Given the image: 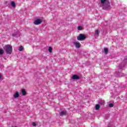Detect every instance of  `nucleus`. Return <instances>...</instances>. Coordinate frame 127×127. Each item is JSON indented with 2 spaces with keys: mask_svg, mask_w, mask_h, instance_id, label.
Returning a JSON list of instances; mask_svg holds the SVG:
<instances>
[{
  "mask_svg": "<svg viewBox=\"0 0 127 127\" xmlns=\"http://www.w3.org/2000/svg\"><path fill=\"white\" fill-rule=\"evenodd\" d=\"M41 22H42V20L37 19L34 22V24L35 25H38L39 24H40V23H41Z\"/></svg>",
  "mask_w": 127,
  "mask_h": 127,
  "instance_id": "3",
  "label": "nucleus"
},
{
  "mask_svg": "<svg viewBox=\"0 0 127 127\" xmlns=\"http://www.w3.org/2000/svg\"><path fill=\"white\" fill-rule=\"evenodd\" d=\"M114 105L113 104H109V107H110V108H113Z\"/></svg>",
  "mask_w": 127,
  "mask_h": 127,
  "instance_id": "18",
  "label": "nucleus"
},
{
  "mask_svg": "<svg viewBox=\"0 0 127 127\" xmlns=\"http://www.w3.org/2000/svg\"><path fill=\"white\" fill-rule=\"evenodd\" d=\"M5 51L7 54H11V52H12V47L9 45L5 46Z\"/></svg>",
  "mask_w": 127,
  "mask_h": 127,
  "instance_id": "1",
  "label": "nucleus"
},
{
  "mask_svg": "<svg viewBox=\"0 0 127 127\" xmlns=\"http://www.w3.org/2000/svg\"><path fill=\"white\" fill-rule=\"evenodd\" d=\"M72 79L73 80H78L79 79V76L77 75H74L72 76Z\"/></svg>",
  "mask_w": 127,
  "mask_h": 127,
  "instance_id": "7",
  "label": "nucleus"
},
{
  "mask_svg": "<svg viewBox=\"0 0 127 127\" xmlns=\"http://www.w3.org/2000/svg\"><path fill=\"white\" fill-rule=\"evenodd\" d=\"M78 30H83V27L82 26H78L77 27Z\"/></svg>",
  "mask_w": 127,
  "mask_h": 127,
  "instance_id": "12",
  "label": "nucleus"
},
{
  "mask_svg": "<svg viewBox=\"0 0 127 127\" xmlns=\"http://www.w3.org/2000/svg\"><path fill=\"white\" fill-rule=\"evenodd\" d=\"M1 78V75H0V79Z\"/></svg>",
  "mask_w": 127,
  "mask_h": 127,
  "instance_id": "21",
  "label": "nucleus"
},
{
  "mask_svg": "<svg viewBox=\"0 0 127 127\" xmlns=\"http://www.w3.org/2000/svg\"><path fill=\"white\" fill-rule=\"evenodd\" d=\"M120 69H122V68H121V67H120Z\"/></svg>",
  "mask_w": 127,
  "mask_h": 127,
  "instance_id": "24",
  "label": "nucleus"
},
{
  "mask_svg": "<svg viewBox=\"0 0 127 127\" xmlns=\"http://www.w3.org/2000/svg\"><path fill=\"white\" fill-rule=\"evenodd\" d=\"M95 110H100V105L97 104L96 105Z\"/></svg>",
  "mask_w": 127,
  "mask_h": 127,
  "instance_id": "10",
  "label": "nucleus"
},
{
  "mask_svg": "<svg viewBox=\"0 0 127 127\" xmlns=\"http://www.w3.org/2000/svg\"><path fill=\"white\" fill-rule=\"evenodd\" d=\"M101 102H102V103L99 102V104H100V105H104V104H105V101L102 100Z\"/></svg>",
  "mask_w": 127,
  "mask_h": 127,
  "instance_id": "17",
  "label": "nucleus"
},
{
  "mask_svg": "<svg viewBox=\"0 0 127 127\" xmlns=\"http://www.w3.org/2000/svg\"><path fill=\"white\" fill-rule=\"evenodd\" d=\"M108 48H104V52L105 53H106V54H107L108 53Z\"/></svg>",
  "mask_w": 127,
  "mask_h": 127,
  "instance_id": "13",
  "label": "nucleus"
},
{
  "mask_svg": "<svg viewBox=\"0 0 127 127\" xmlns=\"http://www.w3.org/2000/svg\"><path fill=\"white\" fill-rule=\"evenodd\" d=\"M1 54H3V50L0 49V55H1Z\"/></svg>",
  "mask_w": 127,
  "mask_h": 127,
  "instance_id": "16",
  "label": "nucleus"
},
{
  "mask_svg": "<svg viewBox=\"0 0 127 127\" xmlns=\"http://www.w3.org/2000/svg\"><path fill=\"white\" fill-rule=\"evenodd\" d=\"M106 9V10H107L108 9Z\"/></svg>",
  "mask_w": 127,
  "mask_h": 127,
  "instance_id": "23",
  "label": "nucleus"
},
{
  "mask_svg": "<svg viewBox=\"0 0 127 127\" xmlns=\"http://www.w3.org/2000/svg\"><path fill=\"white\" fill-rule=\"evenodd\" d=\"M73 44H74V45L76 48H80V47H81V45L80 44V43L75 42L73 43Z\"/></svg>",
  "mask_w": 127,
  "mask_h": 127,
  "instance_id": "5",
  "label": "nucleus"
},
{
  "mask_svg": "<svg viewBox=\"0 0 127 127\" xmlns=\"http://www.w3.org/2000/svg\"><path fill=\"white\" fill-rule=\"evenodd\" d=\"M32 126H33V127L36 126V123L35 122H33L32 123Z\"/></svg>",
  "mask_w": 127,
  "mask_h": 127,
  "instance_id": "20",
  "label": "nucleus"
},
{
  "mask_svg": "<svg viewBox=\"0 0 127 127\" xmlns=\"http://www.w3.org/2000/svg\"><path fill=\"white\" fill-rule=\"evenodd\" d=\"M13 35V36H14V35Z\"/></svg>",
  "mask_w": 127,
  "mask_h": 127,
  "instance_id": "22",
  "label": "nucleus"
},
{
  "mask_svg": "<svg viewBox=\"0 0 127 127\" xmlns=\"http://www.w3.org/2000/svg\"><path fill=\"white\" fill-rule=\"evenodd\" d=\"M11 6L13 7H15V3H14V1H12L11 2Z\"/></svg>",
  "mask_w": 127,
  "mask_h": 127,
  "instance_id": "11",
  "label": "nucleus"
},
{
  "mask_svg": "<svg viewBox=\"0 0 127 127\" xmlns=\"http://www.w3.org/2000/svg\"><path fill=\"white\" fill-rule=\"evenodd\" d=\"M95 34H96V35H99V30H96L95 31Z\"/></svg>",
  "mask_w": 127,
  "mask_h": 127,
  "instance_id": "19",
  "label": "nucleus"
},
{
  "mask_svg": "<svg viewBox=\"0 0 127 127\" xmlns=\"http://www.w3.org/2000/svg\"><path fill=\"white\" fill-rule=\"evenodd\" d=\"M60 116H61L62 117L64 116V115H66V111H62L60 113Z\"/></svg>",
  "mask_w": 127,
  "mask_h": 127,
  "instance_id": "9",
  "label": "nucleus"
},
{
  "mask_svg": "<svg viewBox=\"0 0 127 127\" xmlns=\"http://www.w3.org/2000/svg\"><path fill=\"white\" fill-rule=\"evenodd\" d=\"M85 39H86V36L82 34H79V36L77 37V40H79V41H83Z\"/></svg>",
  "mask_w": 127,
  "mask_h": 127,
  "instance_id": "2",
  "label": "nucleus"
},
{
  "mask_svg": "<svg viewBox=\"0 0 127 127\" xmlns=\"http://www.w3.org/2000/svg\"><path fill=\"white\" fill-rule=\"evenodd\" d=\"M21 93L23 96H25V95H26V91H25V89H22Z\"/></svg>",
  "mask_w": 127,
  "mask_h": 127,
  "instance_id": "8",
  "label": "nucleus"
},
{
  "mask_svg": "<svg viewBox=\"0 0 127 127\" xmlns=\"http://www.w3.org/2000/svg\"><path fill=\"white\" fill-rule=\"evenodd\" d=\"M49 52L50 53H52V47H50L49 48Z\"/></svg>",
  "mask_w": 127,
  "mask_h": 127,
  "instance_id": "14",
  "label": "nucleus"
},
{
  "mask_svg": "<svg viewBox=\"0 0 127 127\" xmlns=\"http://www.w3.org/2000/svg\"><path fill=\"white\" fill-rule=\"evenodd\" d=\"M19 50L20 51H22V50H23V47H22V46H21L19 49Z\"/></svg>",
  "mask_w": 127,
  "mask_h": 127,
  "instance_id": "15",
  "label": "nucleus"
},
{
  "mask_svg": "<svg viewBox=\"0 0 127 127\" xmlns=\"http://www.w3.org/2000/svg\"><path fill=\"white\" fill-rule=\"evenodd\" d=\"M101 3H107L108 6H110V2L108 0H101Z\"/></svg>",
  "mask_w": 127,
  "mask_h": 127,
  "instance_id": "4",
  "label": "nucleus"
},
{
  "mask_svg": "<svg viewBox=\"0 0 127 127\" xmlns=\"http://www.w3.org/2000/svg\"><path fill=\"white\" fill-rule=\"evenodd\" d=\"M19 97V93L18 92H16L14 95H13V97L15 99H17V98H18Z\"/></svg>",
  "mask_w": 127,
  "mask_h": 127,
  "instance_id": "6",
  "label": "nucleus"
}]
</instances>
